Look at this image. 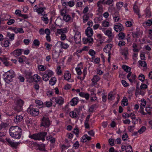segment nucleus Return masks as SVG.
<instances>
[{
  "instance_id": "obj_1",
  "label": "nucleus",
  "mask_w": 152,
  "mask_h": 152,
  "mask_svg": "<svg viewBox=\"0 0 152 152\" xmlns=\"http://www.w3.org/2000/svg\"><path fill=\"white\" fill-rule=\"evenodd\" d=\"M9 131L10 136L13 138L19 139L21 137V129L18 126H12L10 127Z\"/></svg>"
},
{
  "instance_id": "obj_2",
  "label": "nucleus",
  "mask_w": 152,
  "mask_h": 152,
  "mask_svg": "<svg viewBox=\"0 0 152 152\" xmlns=\"http://www.w3.org/2000/svg\"><path fill=\"white\" fill-rule=\"evenodd\" d=\"M3 79L6 83H9L12 80L13 78L15 77L14 72L10 70L5 72L3 75Z\"/></svg>"
},
{
  "instance_id": "obj_3",
  "label": "nucleus",
  "mask_w": 152,
  "mask_h": 152,
  "mask_svg": "<svg viewBox=\"0 0 152 152\" xmlns=\"http://www.w3.org/2000/svg\"><path fill=\"white\" fill-rule=\"evenodd\" d=\"M46 134L47 133L46 132H41L32 135L30 134L29 135V137L35 140H41L43 141L45 140V137Z\"/></svg>"
},
{
  "instance_id": "obj_4",
  "label": "nucleus",
  "mask_w": 152,
  "mask_h": 152,
  "mask_svg": "<svg viewBox=\"0 0 152 152\" xmlns=\"http://www.w3.org/2000/svg\"><path fill=\"white\" fill-rule=\"evenodd\" d=\"M52 102H56V104L61 105L64 103V99L61 96L53 97L51 99Z\"/></svg>"
},
{
  "instance_id": "obj_5",
  "label": "nucleus",
  "mask_w": 152,
  "mask_h": 152,
  "mask_svg": "<svg viewBox=\"0 0 152 152\" xmlns=\"http://www.w3.org/2000/svg\"><path fill=\"white\" fill-rule=\"evenodd\" d=\"M99 29L102 30L104 34L107 36L108 37H114V35L113 34L112 32V29H106L104 28H100Z\"/></svg>"
},
{
  "instance_id": "obj_6",
  "label": "nucleus",
  "mask_w": 152,
  "mask_h": 152,
  "mask_svg": "<svg viewBox=\"0 0 152 152\" xmlns=\"http://www.w3.org/2000/svg\"><path fill=\"white\" fill-rule=\"evenodd\" d=\"M112 47V45L111 44H107L106 45L104 48V51L106 53H108V62L109 63L110 62V55L111 53H110V52L111 49V48Z\"/></svg>"
},
{
  "instance_id": "obj_7",
  "label": "nucleus",
  "mask_w": 152,
  "mask_h": 152,
  "mask_svg": "<svg viewBox=\"0 0 152 152\" xmlns=\"http://www.w3.org/2000/svg\"><path fill=\"white\" fill-rule=\"evenodd\" d=\"M50 124V122L48 118L43 117L41 122V126L46 128L48 127Z\"/></svg>"
},
{
  "instance_id": "obj_8",
  "label": "nucleus",
  "mask_w": 152,
  "mask_h": 152,
  "mask_svg": "<svg viewBox=\"0 0 152 152\" xmlns=\"http://www.w3.org/2000/svg\"><path fill=\"white\" fill-rule=\"evenodd\" d=\"M6 140L11 147L15 148H17L19 144V142H14L9 138H6Z\"/></svg>"
},
{
  "instance_id": "obj_9",
  "label": "nucleus",
  "mask_w": 152,
  "mask_h": 152,
  "mask_svg": "<svg viewBox=\"0 0 152 152\" xmlns=\"http://www.w3.org/2000/svg\"><path fill=\"white\" fill-rule=\"evenodd\" d=\"M114 28L117 32H119L123 31L124 29L123 25L120 23H118L114 25Z\"/></svg>"
},
{
  "instance_id": "obj_10",
  "label": "nucleus",
  "mask_w": 152,
  "mask_h": 152,
  "mask_svg": "<svg viewBox=\"0 0 152 152\" xmlns=\"http://www.w3.org/2000/svg\"><path fill=\"white\" fill-rule=\"evenodd\" d=\"M64 77L65 80L69 82H72L73 81V80L71 79V74L68 71H66L65 72L64 74Z\"/></svg>"
},
{
  "instance_id": "obj_11",
  "label": "nucleus",
  "mask_w": 152,
  "mask_h": 152,
  "mask_svg": "<svg viewBox=\"0 0 152 152\" xmlns=\"http://www.w3.org/2000/svg\"><path fill=\"white\" fill-rule=\"evenodd\" d=\"M61 2L63 5L65 7H67L68 6L71 7H73L75 5L74 2L72 1L66 2L64 1V0H62Z\"/></svg>"
},
{
  "instance_id": "obj_12",
  "label": "nucleus",
  "mask_w": 152,
  "mask_h": 152,
  "mask_svg": "<svg viewBox=\"0 0 152 152\" xmlns=\"http://www.w3.org/2000/svg\"><path fill=\"white\" fill-rule=\"evenodd\" d=\"M74 40L77 44L79 43L81 41V35L79 31L76 32L74 36Z\"/></svg>"
},
{
  "instance_id": "obj_13",
  "label": "nucleus",
  "mask_w": 152,
  "mask_h": 152,
  "mask_svg": "<svg viewBox=\"0 0 152 152\" xmlns=\"http://www.w3.org/2000/svg\"><path fill=\"white\" fill-rule=\"evenodd\" d=\"M85 33L86 36L88 37H91L93 34V32L92 29L90 27H88L85 30Z\"/></svg>"
},
{
  "instance_id": "obj_14",
  "label": "nucleus",
  "mask_w": 152,
  "mask_h": 152,
  "mask_svg": "<svg viewBox=\"0 0 152 152\" xmlns=\"http://www.w3.org/2000/svg\"><path fill=\"white\" fill-rule=\"evenodd\" d=\"M83 64L82 63H80L78 64L77 67L75 68L77 74L80 75L82 74L81 69H83Z\"/></svg>"
},
{
  "instance_id": "obj_15",
  "label": "nucleus",
  "mask_w": 152,
  "mask_h": 152,
  "mask_svg": "<svg viewBox=\"0 0 152 152\" xmlns=\"http://www.w3.org/2000/svg\"><path fill=\"white\" fill-rule=\"evenodd\" d=\"M30 114L33 116L37 115L39 114V110L38 109L33 108L30 110Z\"/></svg>"
},
{
  "instance_id": "obj_16",
  "label": "nucleus",
  "mask_w": 152,
  "mask_h": 152,
  "mask_svg": "<svg viewBox=\"0 0 152 152\" xmlns=\"http://www.w3.org/2000/svg\"><path fill=\"white\" fill-rule=\"evenodd\" d=\"M10 43L9 40L7 39H4L3 41H1V45L2 47L7 48L9 46Z\"/></svg>"
},
{
  "instance_id": "obj_17",
  "label": "nucleus",
  "mask_w": 152,
  "mask_h": 152,
  "mask_svg": "<svg viewBox=\"0 0 152 152\" xmlns=\"http://www.w3.org/2000/svg\"><path fill=\"white\" fill-rule=\"evenodd\" d=\"M132 47L133 50L134 52H138L139 50L141 48L140 46L136 43H134L133 44Z\"/></svg>"
},
{
  "instance_id": "obj_18",
  "label": "nucleus",
  "mask_w": 152,
  "mask_h": 152,
  "mask_svg": "<svg viewBox=\"0 0 152 152\" xmlns=\"http://www.w3.org/2000/svg\"><path fill=\"white\" fill-rule=\"evenodd\" d=\"M121 148V149L123 151L126 150V152H132V147L129 145H122Z\"/></svg>"
},
{
  "instance_id": "obj_19",
  "label": "nucleus",
  "mask_w": 152,
  "mask_h": 152,
  "mask_svg": "<svg viewBox=\"0 0 152 152\" xmlns=\"http://www.w3.org/2000/svg\"><path fill=\"white\" fill-rule=\"evenodd\" d=\"M17 103L16 108H15V110H18V109H20L23 105V102L22 100L18 99L17 100Z\"/></svg>"
},
{
  "instance_id": "obj_20",
  "label": "nucleus",
  "mask_w": 152,
  "mask_h": 152,
  "mask_svg": "<svg viewBox=\"0 0 152 152\" xmlns=\"http://www.w3.org/2000/svg\"><path fill=\"white\" fill-rule=\"evenodd\" d=\"M89 16H92L93 14L91 12L85 14L83 16V23H85L89 19Z\"/></svg>"
},
{
  "instance_id": "obj_21",
  "label": "nucleus",
  "mask_w": 152,
  "mask_h": 152,
  "mask_svg": "<svg viewBox=\"0 0 152 152\" xmlns=\"http://www.w3.org/2000/svg\"><path fill=\"white\" fill-rule=\"evenodd\" d=\"M79 102L78 98L77 97L73 98L70 102V104L72 106L76 105Z\"/></svg>"
},
{
  "instance_id": "obj_22",
  "label": "nucleus",
  "mask_w": 152,
  "mask_h": 152,
  "mask_svg": "<svg viewBox=\"0 0 152 152\" xmlns=\"http://www.w3.org/2000/svg\"><path fill=\"white\" fill-rule=\"evenodd\" d=\"M91 139V137H89L87 134H84L80 138V141L82 142H85L88 140H90Z\"/></svg>"
},
{
  "instance_id": "obj_23",
  "label": "nucleus",
  "mask_w": 152,
  "mask_h": 152,
  "mask_svg": "<svg viewBox=\"0 0 152 152\" xmlns=\"http://www.w3.org/2000/svg\"><path fill=\"white\" fill-rule=\"evenodd\" d=\"M67 29L66 28H64L61 29H57V33L58 34L62 35L67 32Z\"/></svg>"
},
{
  "instance_id": "obj_24",
  "label": "nucleus",
  "mask_w": 152,
  "mask_h": 152,
  "mask_svg": "<svg viewBox=\"0 0 152 152\" xmlns=\"http://www.w3.org/2000/svg\"><path fill=\"white\" fill-rule=\"evenodd\" d=\"M113 19L114 21L117 22L118 21L120 17L119 13L117 12H115L113 15Z\"/></svg>"
},
{
  "instance_id": "obj_25",
  "label": "nucleus",
  "mask_w": 152,
  "mask_h": 152,
  "mask_svg": "<svg viewBox=\"0 0 152 152\" xmlns=\"http://www.w3.org/2000/svg\"><path fill=\"white\" fill-rule=\"evenodd\" d=\"M83 41L84 44L87 43H91L93 41V39L91 37H88L87 38H84L83 39Z\"/></svg>"
},
{
  "instance_id": "obj_26",
  "label": "nucleus",
  "mask_w": 152,
  "mask_h": 152,
  "mask_svg": "<svg viewBox=\"0 0 152 152\" xmlns=\"http://www.w3.org/2000/svg\"><path fill=\"white\" fill-rule=\"evenodd\" d=\"M96 37L99 41L101 43L103 42L105 40V37L101 34H97Z\"/></svg>"
},
{
  "instance_id": "obj_27",
  "label": "nucleus",
  "mask_w": 152,
  "mask_h": 152,
  "mask_svg": "<svg viewBox=\"0 0 152 152\" xmlns=\"http://www.w3.org/2000/svg\"><path fill=\"white\" fill-rule=\"evenodd\" d=\"M22 52V49H19L15 50L12 52V53L13 55L15 56H19L21 54Z\"/></svg>"
},
{
  "instance_id": "obj_28",
  "label": "nucleus",
  "mask_w": 152,
  "mask_h": 152,
  "mask_svg": "<svg viewBox=\"0 0 152 152\" xmlns=\"http://www.w3.org/2000/svg\"><path fill=\"white\" fill-rule=\"evenodd\" d=\"M140 110H141L142 111H143V110H144V108L145 107L146 104V102L144 99H141V101H140Z\"/></svg>"
},
{
  "instance_id": "obj_29",
  "label": "nucleus",
  "mask_w": 152,
  "mask_h": 152,
  "mask_svg": "<svg viewBox=\"0 0 152 152\" xmlns=\"http://www.w3.org/2000/svg\"><path fill=\"white\" fill-rule=\"evenodd\" d=\"M100 79V78L99 76L97 75H94L91 80L93 84H96L97 82Z\"/></svg>"
},
{
  "instance_id": "obj_30",
  "label": "nucleus",
  "mask_w": 152,
  "mask_h": 152,
  "mask_svg": "<svg viewBox=\"0 0 152 152\" xmlns=\"http://www.w3.org/2000/svg\"><path fill=\"white\" fill-rule=\"evenodd\" d=\"M34 11L37 12L39 15H42L44 13L43 9L42 7L38 8H34Z\"/></svg>"
},
{
  "instance_id": "obj_31",
  "label": "nucleus",
  "mask_w": 152,
  "mask_h": 152,
  "mask_svg": "<svg viewBox=\"0 0 152 152\" xmlns=\"http://www.w3.org/2000/svg\"><path fill=\"white\" fill-rule=\"evenodd\" d=\"M40 74L41 75H42V78L44 81H46L49 80L50 77L48 75L45 73V71L43 73H41Z\"/></svg>"
},
{
  "instance_id": "obj_32",
  "label": "nucleus",
  "mask_w": 152,
  "mask_h": 152,
  "mask_svg": "<svg viewBox=\"0 0 152 152\" xmlns=\"http://www.w3.org/2000/svg\"><path fill=\"white\" fill-rule=\"evenodd\" d=\"M0 60L3 62V64L6 66H9L12 65V64L11 63L8 62L4 58L0 57Z\"/></svg>"
},
{
  "instance_id": "obj_33",
  "label": "nucleus",
  "mask_w": 152,
  "mask_h": 152,
  "mask_svg": "<svg viewBox=\"0 0 152 152\" xmlns=\"http://www.w3.org/2000/svg\"><path fill=\"white\" fill-rule=\"evenodd\" d=\"M7 37L8 38L10 41H12L14 39L15 34L13 33H10L9 32H7Z\"/></svg>"
},
{
  "instance_id": "obj_34",
  "label": "nucleus",
  "mask_w": 152,
  "mask_h": 152,
  "mask_svg": "<svg viewBox=\"0 0 152 152\" xmlns=\"http://www.w3.org/2000/svg\"><path fill=\"white\" fill-rule=\"evenodd\" d=\"M23 118V116L20 115H18L14 118V121L16 123L21 121Z\"/></svg>"
},
{
  "instance_id": "obj_35",
  "label": "nucleus",
  "mask_w": 152,
  "mask_h": 152,
  "mask_svg": "<svg viewBox=\"0 0 152 152\" xmlns=\"http://www.w3.org/2000/svg\"><path fill=\"white\" fill-rule=\"evenodd\" d=\"M121 53L123 56L125 58H126L128 54V49L127 48H125L124 49L121 50Z\"/></svg>"
},
{
  "instance_id": "obj_36",
  "label": "nucleus",
  "mask_w": 152,
  "mask_h": 152,
  "mask_svg": "<svg viewBox=\"0 0 152 152\" xmlns=\"http://www.w3.org/2000/svg\"><path fill=\"white\" fill-rule=\"evenodd\" d=\"M131 119L132 120V123L134 124H136L138 122H139L140 123H141V120L139 118H136V117H135L134 118H131Z\"/></svg>"
},
{
  "instance_id": "obj_37",
  "label": "nucleus",
  "mask_w": 152,
  "mask_h": 152,
  "mask_svg": "<svg viewBox=\"0 0 152 152\" xmlns=\"http://www.w3.org/2000/svg\"><path fill=\"white\" fill-rule=\"evenodd\" d=\"M138 66L140 68L142 67H146V64L144 61H138Z\"/></svg>"
},
{
  "instance_id": "obj_38",
  "label": "nucleus",
  "mask_w": 152,
  "mask_h": 152,
  "mask_svg": "<svg viewBox=\"0 0 152 152\" xmlns=\"http://www.w3.org/2000/svg\"><path fill=\"white\" fill-rule=\"evenodd\" d=\"M56 78L55 77H52L50 79L49 81V84L52 86H53L56 83Z\"/></svg>"
},
{
  "instance_id": "obj_39",
  "label": "nucleus",
  "mask_w": 152,
  "mask_h": 152,
  "mask_svg": "<svg viewBox=\"0 0 152 152\" xmlns=\"http://www.w3.org/2000/svg\"><path fill=\"white\" fill-rule=\"evenodd\" d=\"M60 44L61 47L64 49H67L69 47V45L66 43H64L62 42H60Z\"/></svg>"
},
{
  "instance_id": "obj_40",
  "label": "nucleus",
  "mask_w": 152,
  "mask_h": 152,
  "mask_svg": "<svg viewBox=\"0 0 152 152\" xmlns=\"http://www.w3.org/2000/svg\"><path fill=\"white\" fill-rule=\"evenodd\" d=\"M33 78L34 80L36 82H39L41 79L40 77L37 74L34 75L33 76Z\"/></svg>"
},
{
  "instance_id": "obj_41",
  "label": "nucleus",
  "mask_w": 152,
  "mask_h": 152,
  "mask_svg": "<svg viewBox=\"0 0 152 152\" xmlns=\"http://www.w3.org/2000/svg\"><path fill=\"white\" fill-rule=\"evenodd\" d=\"M152 24V20H148L147 21L144 22L143 24V26H150Z\"/></svg>"
},
{
  "instance_id": "obj_42",
  "label": "nucleus",
  "mask_w": 152,
  "mask_h": 152,
  "mask_svg": "<svg viewBox=\"0 0 152 152\" xmlns=\"http://www.w3.org/2000/svg\"><path fill=\"white\" fill-rule=\"evenodd\" d=\"M38 69L39 71H44L46 69V67L43 65H40L38 66Z\"/></svg>"
},
{
  "instance_id": "obj_43",
  "label": "nucleus",
  "mask_w": 152,
  "mask_h": 152,
  "mask_svg": "<svg viewBox=\"0 0 152 152\" xmlns=\"http://www.w3.org/2000/svg\"><path fill=\"white\" fill-rule=\"evenodd\" d=\"M21 11L19 10H16L15 12V14L19 17H23L25 16V15L22 14L21 13Z\"/></svg>"
},
{
  "instance_id": "obj_44",
  "label": "nucleus",
  "mask_w": 152,
  "mask_h": 152,
  "mask_svg": "<svg viewBox=\"0 0 152 152\" xmlns=\"http://www.w3.org/2000/svg\"><path fill=\"white\" fill-rule=\"evenodd\" d=\"M116 7L117 9L120 10L123 6V3L122 2L120 1L116 3Z\"/></svg>"
},
{
  "instance_id": "obj_45",
  "label": "nucleus",
  "mask_w": 152,
  "mask_h": 152,
  "mask_svg": "<svg viewBox=\"0 0 152 152\" xmlns=\"http://www.w3.org/2000/svg\"><path fill=\"white\" fill-rule=\"evenodd\" d=\"M35 103L37 104V106L39 108L43 106V102L41 100H35Z\"/></svg>"
},
{
  "instance_id": "obj_46",
  "label": "nucleus",
  "mask_w": 152,
  "mask_h": 152,
  "mask_svg": "<svg viewBox=\"0 0 152 152\" xmlns=\"http://www.w3.org/2000/svg\"><path fill=\"white\" fill-rule=\"evenodd\" d=\"M133 10L134 12L138 15H139L140 10L138 6L136 5V4L134 5Z\"/></svg>"
},
{
  "instance_id": "obj_47",
  "label": "nucleus",
  "mask_w": 152,
  "mask_h": 152,
  "mask_svg": "<svg viewBox=\"0 0 152 152\" xmlns=\"http://www.w3.org/2000/svg\"><path fill=\"white\" fill-rule=\"evenodd\" d=\"M128 104V100L127 98L124 97L123 98L122 101V104L124 106H127Z\"/></svg>"
},
{
  "instance_id": "obj_48",
  "label": "nucleus",
  "mask_w": 152,
  "mask_h": 152,
  "mask_svg": "<svg viewBox=\"0 0 152 152\" xmlns=\"http://www.w3.org/2000/svg\"><path fill=\"white\" fill-rule=\"evenodd\" d=\"M41 19L44 21L46 24H47L48 22V20L47 15H43Z\"/></svg>"
},
{
  "instance_id": "obj_49",
  "label": "nucleus",
  "mask_w": 152,
  "mask_h": 152,
  "mask_svg": "<svg viewBox=\"0 0 152 152\" xmlns=\"http://www.w3.org/2000/svg\"><path fill=\"white\" fill-rule=\"evenodd\" d=\"M24 32L23 29L22 28H16L15 33L23 34Z\"/></svg>"
},
{
  "instance_id": "obj_50",
  "label": "nucleus",
  "mask_w": 152,
  "mask_h": 152,
  "mask_svg": "<svg viewBox=\"0 0 152 152\" xmlns=\"http://www.w3.org/2000/svg\"><path fill=\"white\" fill-rule=\"evenodd\" d=\"M11 18V16L8 15H5L3 18H1V20H8Z\"/></svg>"
},
{
  "instance_id": "obj_51",
  "label": "nucleus",
  "mask_w": 152,
  "mask_h": 152,
  "mask_svg": "<svg viewBox=\"0 0 152 152\" xmlns=\"http://www.w3.org/2000/svg\"><path fill=\"white\" fill-rule=\"evenodd\" d=\"M89 50V47L87 46H85L83 48L80 50H79L77 51V52L78 53H81L83 51H88Z\"/></svg>"
},
{
  "instance_id": "obj_52",
  "label": "nucleus",
  "mask_w": 152,
  "mask_h": 152,
  "mask_svg": "<svg viewBox=\"0 0 152 152\" xmlns=\"http://www.w3.org/2000/svg\"><path fill=\"white\" fill-rule=\"evenodd\" d=\"M122 68L126 72H130L131 70V69L130 67L126 65H123L122 66Z\"/></svg>"
},
{
  "instance_id": "obj_53",
  "label": "nucleus",
  "mask_w": 152,
  "mask_h": 152,
  "mask_svg": "<svg viewBox=\"0 0 152 152\" xmlns=\"http://www.w3.org/2000/svg\"><path fill=\"white\" fill-rule=\"evenodd\" d=\"M45 73L48 75L49 77L52 76L54 74L53 72L50 69L46 71Z\"/></svg>"
},
{
  "instance_id": "obj_54",
  "label": "nucleus",
  "mask_w": 152,
  "mask_h": 152,
  "mask_svg": "<svg viewBox=\"0 0 152 152\" xmlns=\"http://www.w3.org/2000/svg\"><path fill=\"white\" fill-rule=\"evenodd\" d=\"M71 19L70 16L68 15H64L63 19L66 22L69 21Z\"/></svg>"
},
{
  "instance_id": "obj_55",
  "label": "nucleus",
  "mask_w": 152,
  "mask_h": 152,
  "mask_svg": "<svg viewBox=\"0 0 152 152\" xmlns=\"http://www.w3.org/2000/svg\"><path fill=\"white\" fill-rule=\"evenodd\" d=\"M56 72L58 75H60L62 74L61 67L60 66H58L56 69Z\"/></svg>"
},
{
  "instance_id": "obj_56",
  "label": "nucleus",
  "mask_w": 152,
  "mask_h": 152,
  "mask_svg": "<svg viewBox=\"0 0 152 152\" xmlns=\"http://www.w3.org/2000/svg\"><path fill=\"white\" fill-rule=\"evenodd\" d=\"M88 53L92 57H94L96 53L94 50L90 49L89 50Z\"/></svg>"
},
{
  "instance_id": "obj_57",
  "label": "nucleus",
  "mask_w": 152,
  "mask_h": 152,
  "mask_svg": "<svg viewBox=\"0 0 152 152\" xmlns=\"http://www.w3.org/2000/svg\"><path fill=\"white\" fill-rule=\"evenodd\" d=\"M102 25L104 27H108L110 26V23L107 20H104L102 23Z\"/></svg>"
},
{
  "instance_id": "obj_58",
  "label": "nucleus",
  "mask_w": 152,
  "mask_h": 152,
  "mask_svg": "<svg viewBox=\"0 0 152 152\" xmlns=\"http://www.w3.org/2000/svg\"><path fill=\"white\" fill-rule=\"evenodd\" d=\"M33 44L35 46L38 47L39 45L40 42L38 39H35L33 41Z\"/></svg>"
},
{
  "instance_id": "obj_59",
  "label": "nucleus",
  "mask_w": 152,
  "mask_h": 152,
  "mask_svg": "<svg viewBox=\"0 0 152 152\" xmlns=\"http://www.w3.org/2000/svg\"><path fill=\"white\" fill-rule=\"evenodd\" d=\"M125 37V35L124 33L121 32L118 34L119 39H124Z\"/></svg>"
},
{
  "instance_id": "obj_60",
  "label": "nucleus",
  "mask_w": 152,
  "mask_h": 152,
  "mask_svg": "<svg viewBox=\"0 0 152 152\" xmlns=\"http://www.w3.org/2000/svg\"><path fill=\"white\" fill-rule=\"evenodd\" d=\"M146 127L144 126H143L138 130V132L140 134H142L145 130Z\"/></svg>"
},
{
  "instance_id": "obj_61",
  "label": "nucleus",
  "mask_w": 152,
  "mask_h": 152,
  "mask_svg": "<svg viewBox=\"0 0 152 152\" xmlns=\"http://www.w3.org/2000/svg\"><path fill=\"white\" fill-rule=\"evenodd\" d=\"M133 21L132 20L131 21H127L125 23V25L127 27H130L132 25Z\"/></svg>"
},
{
  "instance_id": "obj_62",
  "label": "nucleus",
  "mask_w": 152,
  "mask_h": 152,
  "mask_svg": "<svg viewBox=\"0 0 152 152\" xmlns=\"http://www.w3.org/2000/svg\"><path fill=\"white\" fill-rule=\"evenodd\" d=\"M15 22V20L13 19H9L7 22V24L9 25H11Z\"/></svg>"
},
{
  "instance_id": "obj_63",
  "label": "nucleus",
  "mask_w": 152,
  "mask_h": 152,
  "mask_svg": "<svg viewBox=\"0 0 152 152\" xmlns=\"http://www.w3.org/2000/svg\"><path fill=\"white\" fill-rule=\"evenodd\" d=\"M134 128L135 126L134 125L130 126L128 127V129L130 132H132L134 131Z\"/></svg>"
},
{
  "instance_id": "obj_64",
  "label": "nucleus",
  "mask_w": 152,
  "mask_h": 152,
  "mask_svg": "<svg viewBox=\"0 0 152 152\" xmlns=\"http://www.w3.org/2000/svg\"><path fill=\"white\" fill-rule=\"evenodd\" d=\"M138 78L139 80L142 82L143 81L145 80V76L142 74L138 76Z\"/></svg>"
}]
</instances>
